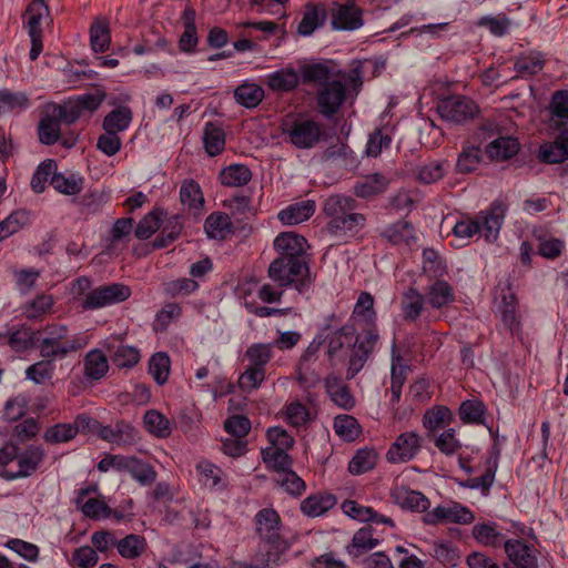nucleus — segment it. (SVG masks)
<instances>
[{
    "label": "nucleus",
    "mask_w": 568,
    "mask_h": 568,
    "mask_svg": "<svg viewBox=\"0 0 568 568\" xmlns=\"http://www.w3.org/2000/svg\"><path fill=\"white\" fill-rule=\"evenodd\" d=\"M280 474L277 484L290 495L301 496L306 490L305 481L290 467Z\"/></svg>",
    "instance_id": "338daca9"
},
{
    "label": "nucleus",
    "mask_w": 568,
    "mask_h": 568,
    "mask_svg": "<svg viewBox=\"0 0 568 568\" xmlns=\"http://www.w3.org/2000/svg\"><path fill=\"white\" fill-rule=\"evenodd\" d=\"M481 161V150L479 146H465L458 155L456 170L458 173L467 174L475 171Z\"/></svg>",
    "instance_id": "e2e57ef3"
},
{
    "label": "nucleus",
    "mask_w": 568,
    "mask_h": 568,
    "mask_svg": "<svg viewBox=\"0 0 568 568\" xmlns=\"http://www.w3.org/2000/svg\"><path fill=\"white\" fill-rule=\"evenodd\" d=\"M390 180L382 173H372L357 181L353 186V193L356 197L371 200L375 196L384 194Z\"/></svg>",
    "instance_id": "aec40b11"
},
{
    "label": "nucleus",
    "mask_w": 568,
    "mask_h": 568,
    "mask_svg": "<svg viewBox=\"0 0 568 568\" xmlns=\"http://www.w3.org/2000/svg\"><path fill=\"white\" fill-rule=\"evenodd\" d=\"M68 111L64 105L48 104L38 124L39 141L44 145H52L61 135V123L67 120Z\"/></svg>",
    "instance_id": "9d476101"
},
{
    "label": "nucleus",
    "mask_w": 568,
    "mask_h": 568,
    "mask_svg": "<svg viewBox=\"0 0 568 568\" xmlns=\"http://www.w3.org/2000/svg\"><path fill=\"white\" fill-rule=\"evenodd\" d=\"M204 231L209 239L225 240L234 232L230 216L224 212H213L204 221Z\"/></svg>",
    "instance_id": "c85d7f7f"
},
{
    "label": "nucleus",
    "mask_w": 568,
    "mask_h": 568,
    "mask_svg": "<svg viewBox=\"0 0 568 568\" xmlns=\"http://www.w3.org/2000/svg\"><path fill=\"white\" fill-rule=\"evenodd\" d=\"M255 532L260 538L265 552L262 554V564L265 567L277 566L281 557L288 549L282 536V519L280 514L271 507L260 509L254 516Z\"/></svg>",
    "instance_id": "f03ea898"
},
{
    "label": "nucleus",
    "mask_w": 568,
    "mask_h": 568,
    "mask_svg": "<svg viewBox=\"0 0 568 568\" xmlns=\"http://www.w3.org/2000/svg\"><path fill=\"white\" fill-rule=\"evenodd\" d=\"M38 333L29 327L22 326L9 333L8 344L16 352H23L32 347L38 341Z\"/></svg>",
    "instance_id": "680f3d73"
},
{
    "label": "nucleus",
    "mask_w": 568,
    "mask_h": 568,
    "mask_svg": "<svg viewBox=\"0 0 568 568\" xmlns=\"http://www.w3.org/2000/svg\"><path fill=\"white\" fill-rule=\"evenodd\" d=\"M273 344L255 343L245 351V358L250 365L265 369L266 364L273 357Z\"/></svg>",
    "instance_id": "052dcab7"
},
{
    "label": "nucleus",
    "mask_w": 568,
    "mask_h": 568,
    "mask_svg": "<svg viewBox=\"0 0 568 568\" xmlns=\"http://www.w3.org/2000/svg\"><path fill=\"white\" fill-rule=\"evenodd\" d=\"M301 82L300 73L293 67L280 69L267 75L266 84L275 92H290Z\"/></svg>",
    "instance_id": "cd10ccee"
},
{
    "label": "nucleus",
    "mask_w": 568,
    "mask_h": 568,
    "mask_svg": "<svg viewBox=\"0 0 568 568\" xmlns=\"http://www.w3.org/2000/svg\"><path fill=\"white\" fill-rule=\"evenodd\" d=\"M422 447V438L415 432H405L390 445L386 457L390 463H407L415 458Z\"/></svg>",
    "instance_id": "f8f14e48"
},
{
    "label": "nucleus",
    "mask_w": 568,
    "mask_h": 568,
    "mask_svg": "<svg viewBox=\"0 0 568 568\" xmlns=\"http://www.w3.org/2000/svg\"><path fill=\"white\" fill-rule=\"evenodd\" d=\"M337 504L335 495L317 493L306 497L301 503V511L307 517H320L331 510Z\"/></svg>",
    "instance_id": "a878e982"
},
{
    "label": "nucleus",
    "mask_w": 568,
    "mask_h": 568,
    "mask_svg": "<svg viewBox=\"0 0 568 568\" xmlns=\"http://www.w3.org/2000/svg\"><path fill=\"white\" fill-rule=\"evenodd\" d=\"M110 361L118 368H132L141 358L140 351L136 347L120 344L114 347L111 344L105 345Z\"/></svg>",
    "instance_id": "473e14b6"
},
{
    "label": "nucleus",
    "mask_w": 568,
    "mask_h": 568,
    "mask_svg": "<svg viewBox=\"0 0 568 568\" xmlns=\"http://www.w3.org/2000/svg\"><path fill=\"white\" fill-rule=\"evenodd\" d=\"M262 459L273 470L281 473L293 465L292 457L282 448L267 447L262 449Z\"/></svg>",
    "instance_id": "6e6d98bb"
},
{
    "label": "nucleus",
    "mask_w": 568,
    "mask_h": 568,
    "mask_svg": "<svg viewBox=\"0 0 568 568\" xmlns=\"http://www.w3.org/2000/svg\"><path fill=\"white\" fill-rule=\"evenodd\" d=\"M363 24V10L354 3L339 4L332 14V28L335 30L352 31Z\"/></svg>",
    "instance_id": "6ab92c4d"
},
{
    "label": "nucleus",
    "mask_w": 568,
    "mask_h": 568,
    "mask_svg": "<svg viewBox=\"0 0 568 568\" xmlns=\"http://www.w3.org/2000/svg\"><path fill=\"white\" fill-rule=\"evenodd\" d=\"M132 291L123 283H110L91 290L82 302L83 310H97L119 304L130 298Z\"/></svg>",
    "instance_id": "6e6552de"
},
{
    "label": "nucleus",
    "mask_w": 568,
    "mask_h": 568,
    "mask_svg": "<svg viewBox=\"0 0 568 568\" xmlns=\"http://www.w3.org/2000/svg\"><path fill=\"white\" fill-rule=\"evenodd\" d=\"M30 223V212L16 210L0 222V242L18 233Z\"/></svg>",
    "instance_id": "a18cd8bd"
},
{
    "label": "nucleus",
    "mask_w": 568,
    "mask_h": 568,
    "mask_svg": "<svg viewBox=\"0 0 568 568\" xmlns=\"http://www.w3.org/2000/svg\"><path fill=\"white\" fill-rule=\"evenodd\" d=\"M381 237L386 240L392 245L406 244L409 245L415 237L414 225L406 221L399 220L387 227L381 233Z\"/></svg>",
    "instance_id": "c756f323"
},
{
    "label": "nucleus",
    "mask_w": 568,
    "mask_h": 568,
    "mask_svg": "<svg viewBox=\"0 0 568 568\" xmlns=\"http://www.w3.org/2000/svg\"><path fill=\"white\" fill-rule=\"evenodd\" d=\"M356 334V328L353 324H345L337 327L329 334H324L327 341V356L332 361L344 347L351 346Z\"/></svg>",
    "instance_id": "bb28decb"
},
{
    "label": "nucleus",
    "mask_w": 568,
    "mask_h": 568,
    "mask_svg": "<svg viewBox=\"0 0 568 568\" xmlns=\"http://www.w3.org/2000/svg\"><path fill=\"white\" fill-rule=\"evenodd\" d=\"M474 519L473 511L458 503H454L448 507L437 506L433 510L427 511L423 517V521L426 525H437L440 523L466 525L473 523Z\"/></svg>",
    "instance_id": "9b49d317"
},
{
    "label": "nucleus",
    "mask_w": 568,
    "mask_h": 568,
    "mask_svg": "<svg viewBox=\"0 0 568 568\" xmlns=\"http://www.w3.org/2000/svg\"><path fill=\"white\" fill-rule=\"evenodd\" d=\"M146 547L145 538L136 534H130L116 542L118 552L126 559L140 557L145 551Z\"/></svg>",
    "instance_id": "8fccbe9b"
},
{
    "label": "nucleus",
    "mask_w": 568,
    "mask_h": 568,
    "mask_svg": "<svg viewBox=\"0 0 568 568\" xmlns=\"http://www.w3.org/2000/svg\"><path fill=\"white\" fill-rule=\"evenodd\" d=\"M495 523L476 524L473 527V537L484 546L498 547L504 540V535L496 529Z\"/></svg>",
    "instance_id": "5fc2aeb1"
},
{
    "label": "nucleus",
    "mask_w": 568,
    "mask_h": 568,
    "mask_svg": "<svg viewBox=\"0 0 568 568\" xmlns=\"http://www.w3.org/2000/svg\"><path fill=\"white\" fill-rule=\"evenodd\" d=\"M504 548L509 560L505 568H538L537 550L523 540L508 539Z\"/></svg>",
    "instance_id": "ddd939ff"
},
{
    "label": "nucleus",
    "mask_w": 568,
    "mask_h": 568,
    "mask_svg": "<svg viewBox=\"0 0 568 568\" xmlns=\"http://www.w3.org/2000/svg\"><path fill=\"white\" fill-rule=\"evenodd\" d=\"M379 544V540L373 538L372 527H363L358 529L349 545L346 546V551L354 558H358L365 552L374 549Z\"/></svg>",
    "instance_id": "72a5a7b5"
},
{
    "label": "nucleus",
    "mask_w": 568,
    "mask_h": 568,
    "mask_svg": "<svg viewBox=\"0 0 568 568\" xmlns=\"http://www.w3.org/2000/svg\"><path fill=\"white\" fill-rule=\"evenodd\" d=\"M109 363L106 356L100 349L91 351L84 358V373L93 379L99 381L108 373Z\"/></svg>",
    "instance_id": "de8ad7c7"
},
{
    "label": "nucleus",
    "mask_w": 568,
    "mask_h": 568,
    "mask_svg": "<svg viewBox=\"0 0 568 568\" xmlns=\"http://www.w3.org/2000/svg\"><path fill=\"white\" fill-rule=\"evenodd\" d=\"M425 297L415 287H409L402 297L404 318L415 322L422 314Z\"/></svg>",
    "instance_id": "49530a36"
},
{
    "label": "nucleus",
    "mask_w": 568,
    "mask_h": 568,
    "mask_svg": "<svg viewBox=\"0 0 568 568\" xmlns=\"http://www.w3.org/2000/svg\"><path fill=\"white\" fill-rule=\"evenodd\" d=\"M377 454L374 449H358L348 463V471L353 475H362L376 465Z\"/></svg>",
    "instance_id": "13d9d810"
},
{
    "label": "nucleus",
    "mask_w": 568,
    "mask_h": 568,
    "mask_svg": "<svg viewBox=\"0 0 568 568\" xmlns=\"http://www.w3.org/2000/svg\"><path fill=\"white\" fill-rule=\"evenodd\" d=\"M195 19H196L195 9L191 6H186L181 16L184 31L179 39V49L182 52H185V53L195 52L196 45L199 43Z\"/></svg>",
    "instance_id": "5701e85b"
},
{
    "label": "nucleus",
    "mask_w": 568,
    "mask_h": 568,
    "mask_svg": "<svg viewBox=\"0 0 568 568\" xmlns=\"http://www.w3.org/2000/svg\"><path fill=\"white\" fill-rule=\"evenodd\" d=\"M283 134L296 149L308 150L327 139L324 125L312 118L298 115L285 120L282 124Z\"/></svg>",
    "instance_id": "39448f33"
},
{
    "label": "nucleus",
    "mask_w": 568,
    "mask_h": 568,
    "mask_svg": "<svg viewBox=\"0 0 568 568\" xmlns=\"http://www.w3.org/2000/svg\"><path fill=\"white\" fill-rule=\"evenodd\" d=\"M264 97V89L256 83L243 82L234 90L235 101L246 109L256 108Z\"/></svg>",
    "instance_id": "c9c22d12"
},
{
    "label": "nucleus",
    "mask_w": 568,
    "mask_h": 568,
    "mask_svg": "<svg viewBox=\"0 0 568 568\" xmlns=\"http://www.w3.org/2000/svg\"><path fill=\"white\" fill-rule=\"evenodd\" d=\"M333 427L335 433L346 442H354L362 433L357 419L346 414L336 416Z\"/></svg>",
    "instance_id": "864d4df0"
},
{
    "label": "nucleus",
    "mask_w": 568,
    "mask_h": 568,
    "mask_svg": "<svg viewBox=\"0 0 568 568\" xmlns=\"http://www.w3.org/2000/svg\"><path fill=\"white\" fill-rule=\"evenodd\" d=\"M306 239L294 232H283L274 240V248L278 253L277 257L288 260L306 261Z\"/></svg>",
    "instance_id": "4468645a"
},
{
    "label": "nucleus",
    "mask_w": 568,
    "mask_h": 568,
    "mask_svg": "<svg viewBox=\"0 0 568 568\" xmlns=\"http://www.w3.org/2000/svg\"><path fill=\"white\" fill-rule=\"evenodd\" d=\"M315 213V202L306 200L288 205L278 213L283 224L295 225L308 220Z\"/></svg>",
    "instance_id": "7c9ffc66"
},
{
    "label": "nucleus",
    "mask_w": 568,
    "mask_h": 568,
    "mask_svg": "<svg viewBox=\"0 0 568 568\" xmlns=\"http://www.w3.org/2000/svg\"><path fill=\"white\" fill-rule=\"evenodd\" d=\"M97 490V485L90 486L85 489H81L75 499V503L80 507L84 517L99 521L105 519L106 510H109V505L104 501L103 498L98 497H90L87 500H83V497L85 495H88L90 491L95 493Z\"/></svg>",
    "instance_id": "4be33fe9"
},
{
    "label": "nucleus",
    "mask_w": 568,
    "mask_h": 568,
    "mask_svg": "<svg viewBox=\"0 0 568 568\" xmlns=\"http://www.w3.org/2000/svg\"><path fill=\"white\" fill-rule=\"evenodd\" d=\"M325 392L331 400L338 407L351 410L355 406V398L349 386L341 376L329 374L324 378Z\"/></svg>",
    "instance_id": "dca6fc26"
},
{
    "label": "nucleus",
    "mask_w": 568,
    "mask_h": 568,
    "mask_svg": "<svg viewBox=\"0 0 568 568\" xmlns=\"http://www.w3.org/2000/svg\"><path fill=\"white\" fill-rule=\"evenodd\" d=\"M204 149L210 156L221 154L225 149V132L214 122H207L203 132Z\"/></svg>",
    "instance_id": "4c0bfd02"
},
{
    "label": "nucleus",
    "mask_w": 568,
    "mask_h": 568,
    "mask_svg": "<svg viewBox=\"0 0 568 568\" xmlns=\"http://www.w3.org/2000/svg\"><path fill=\"white\" fill-rule=\"evenodd\" d=\"M144 425L148 432L160 438L171 435L170 420L155 409H150L144 414Z\"/></svg>",
    "instance_id": "4d7b16f0"
},
{
    "label": "nucleus",
    "mask_w": 568,
    "mask_h": 568,
    "mask_svg": "<svg viewBox=\"0 0 568 568\" xmlns=\"http://www.w3.org/2000/svg\"><path fill=\"white\" fill-rule=\"evenodd\" d=\"M180 200L194 215H201L203 213L205 199L200 184L195 180L186 179L182 182Z\"/></svg>",
    "instance_id": "393cba45"
},
{
    "label": "nucleus",
    "mask_w": 568,
    "mask_h": 568,
    "mask_svg": "<svg viewBox=\"0 0 568 568\" xmlns=\"http://www.w3.org/2000/svg\"><path fill=\"white\" fill-rule=\"evenodd\" d=\"M436 110L443 120L454 124H465L480 113L479 105L471 98L462 94L439 99Z\"/></svg>",
    "instance_id": "423d86ee"
},
{
    "label": "nucleus",
    "mask_w": 568,
    "mask_h": 568,
    "mask_svg": "<svg viewBox=\"0 0 568 568\" xmlns=\"http://www.w3.org/2000/svg\"><path fill=\"white\" fill-rule=\"evenodd\" d=\"M133 112L129 106L122 105L109 112L102 122V128L109 133H119L126 130L132 122Z\"/></svg>",
    "instance_id": "e433bc0d"
},
{
    "label": "nucleus",
    "mask_w": 568,
    "mask_h": 568,
    "mask_svg": "<svg viewBox=\"0 0 568 568\" xmlns=\"http://www.w3.org/2000/svg\"><path fill=\"white\" fill-rule=\"evenodd\" d=\"M182 229L183 225L180 215H173L168 219L160 235H158L152 242L153 248L168 247L180 236Z\"/></svg>",
    "instance_id": "09e8293b"
},
{
    "label": "nucleus",
    "mask_w": 568,
    "mask_h": 568,
    "mask_svg": "<svg viewBox=\"0 0 568 568\" xmlns=\"http://www.w3.org/2000/svg\"><path fill=\"white\" fill-rule=\"evenodd\" d=\"M43 456L44 453L42 448L37 446H30L20 456L17 457L19 469L17 471L2 469L0 471V477H2L6 480H13L20 477H28L38 469L39 465L43 459Z\"/></svg>",
    "instance_id": "2eb2a0df"
},
{
    "label": "nucleus",
    "mask_w": 568,
    "mask_h": 568,
    "mask_svg": "<svg viewBox=\"0 0 568 568\" xmlns=\"http://www.w3.org/2000/svg\"><path fill=\"white\" fill-rule=\"evenodd\" d=\"M341 323V317L336 314H331L326 317L325 324L322 328V332L317 334L313 341L310 343L305 352L300 357L298 364L302 368H305L308 363L316 357L321 346L326 342V337L324 336V332L329 331L333 326Z\"/></svg>",
    "instance_id": "58836bf2"
},
{
    "label": "nucleus",
    "mask_w": 568,
    "mask_h": 568,
    "mask_svg": "<svg viewBox=\"0 0 568 568\" xmlns=\"http://www.w3.org/2000/svg\"><path fill=\"white\" fill-rule=\"evenodd\" d=\"M359 203L351 195L335 193L322 203V215L326 220V232L345 243L362 239L367 225V216L357 212Z\"/></svg>",
    "instance_id": "f257e3e1"
},
{
    "label": "nucleus",
    "mask_w": 568,
    "mask_h": 568,
    "mask_svg": "<svg viewBox=\"0 0 568 568\" xmlns=\"http://www.w3.org/2000/svg\"><path fill=\"white\" fill-rule=\"evenodd\" d=\"M455 300L454 288L448 282L436 278V282L428 286L426 301L433 308H443Z\"/></svg>",
    "instance_id": "2f4dec72"
},
{
    "label": "nucleus",
    "mask_w": 568,
    "mask_h": 568,
    "mask_svg": "<svg viewBox=\"0 0 568 568\" xmlns=\"http://www.w3.org/2000/svg\"><path fill=\"white\" fill-rule=\"evenodd\" d=\"M423 271L433 278H440L447 273V266L436 250L424 248Z\"/></svg>",
    "instance_id": "bf43d9fd"
},
{
    "label": "nucleus",
    "mask_w": 568,
    "mask_h": 568,
    "mask_svg": "<svg viewBox=\"0 0 568 568\" xmlns=\"http://www.w3.org/2000/svg\"><path fill=\"white\" fill-rule=\"evenodd\" d=\"M507 206L503 201H494L486 211L479 212L474 219L465 216L457 221L453 234L459 239H470L483 232L487 242H495L504 223Z\"/></svg>",
    "instance_id": "7ed1b4c3"
},
{
    "label": "nucleus",
    "mask_w": 568,
    "mask_h": 568,
    "mask_svg": "<svg viewBox=\"0 0 568 568\" xmlns=\"http://www.w3.org/2000/svg\"><path fill=\"white\" fill-rule=\"evenodd\" d=\"M298 73L303 83H318L320 87L331 81L333 75L332 68L324 62L303 64Z\"/></svg>",
    "instance_id": "ea45409f"
},
{
    "label": "nucleus",
    "mask_w": 568,
    "mask_h": 568,
    "mask_svg": "<svg viewBox=\"0 0 568 568\" xmlns=\"http://www.w3.org/2000/svg\"><path fill=\"white\" fill-rule=\"evenodd\" d=\"M326 19L327 9L324 3L307 2L304 6L302 20L297 26V33L302 37H310L315 30L325 24Z\"/></svg>",
    "instance_id": "f3484780"
},
{
    "label": "nucleus",
    "mask_w": 568,
    "mask_h": 568,
    "mask_svg": "<svg viewBox=\"0 0 568 568\" xmlns=\"http://www.w3.org/2000/svg\"><path fill=\"white\" fill-rule=\"evenodd\" d=\"M454 420L452 410L444 405H437L427 409L423 415V425L429 432H435L439 428L449 425Z\"/></svg>",
    "instance_id": "79ce46f5"
},
{
    "label": "nucleus",
    "mask_w": 568,
    "mask_h": 568,
    "mask_svg": "<svg viewBox=\"0 0 568 568\" xmlns=\"http://www.w3.org/2000/svg\"><path fill=\"white\" fill-rule=\"evenodd\" d=\"M49 14L44 0H33L26 10V28L31 41L30 59L37 60L43 50L41 20Z\"/></svg>",
    "instance_id": "1a4fd4ad"
},
{
    "label": "nucleus",
    "mask_w": 568,
    "mask_h": 568,
    "mask_svg": "<svg viewBox=\"0 0 568 568\" xmlns=\"http://www.w3.org/2000/svg\"><path fill=\"white\" fill-rule=\"evenodd\" d=\"M90 43L95 53L105 52L111 43L109 22L97 19L90 27Z\"/></svg>",
    "instance_id": "c03bdc74"
},
{
    "label": "nucleus",
    "mask_w": 568,
    "mask_h": 568,
    "mask_svg": "<svg viewBox=\"0 0 568 568\" xmlns=\"http://www.w3.org/2000/svg\"><path fill=\"white\" fill-rule=\"evenodd\" d=\"M520 149L518 140L514 136H496L486 145V154L493 161H506L515 156Z\"/></svg>",
    "instance_id": "b1692460"
},
{
    "label": "nucleus",
    "mask_w": 568,
    "mask_h": 568,
    "mask_svg": "<svg viewBox=\"0 0 568 568\" xmlns=\"http://www.w3.org/2000/svg\"><path fill=\"white\" fill-rule=\"evenodd\" d=\"M128 473L143 486L153 484L158 475L153 466L135 456L132 458Z\"/></svg>",
    "instance_id": "69168bd1"
},
{
    "label": "nucleus",
    "mask_w": 568,
    "mask_h": 568,
    "mask_svg": "<svg viewBox=\"0 0 568 568\" xmlns=\"http://www.w3.org/2000/svg\"><path fill=\"white\" fill-rule=\"evenodd\" d=\"M171 359L165 352H156L149 359V373L160 385H164L170 375Z\"/></svg>",
    "instance_id": "603ef678"
},
{
    "label": "nucleus",
    "mask_w": 568,
    "mask_h": 568,
    "mask_svg": "<svg viewBox=\"0 0 568 568\" xmlns=\"http://www.w3.org/2000/svg\"><path fill=\"white\" fill-rule=\"evenodd\" d=\"M508 293L503 294V301L500 305L501 320L505 326L514 333L519 327V321L517 318V297L511 292L510 286H507Z\"/></svg>",
    "instance_id": "3c124183"
},
{
    "label": "nucleus",
    "mask_w": 568,
    "mask_h": 568,
    "mask_svg": "<svg viewBox=\"0 0 568 568\" xmlns=\"http://www.w3.org/2000/svg\"><path fill=\"white\" fill-rule=\"evenodd\" d=\"M545 67V59L540 53L520 55L516 59L514 69L520 75H535Z\"/></svg>",
    "instance_id": "0e129e2a"
},
{
    "label": "nucleus",
    "mask_w": 568,
    "mask_h": 568,
    "mask_svg": "<svg viewBox=\"0 0 568 568\" xmlns=\"http://www.w3.org/2000/svg\"><path fill=\"white\" fill-rule=\"evenodd\" d=\"M392 136L383 128L375 129L368 136L365 153L367 156L377 158L383 150L390 146Z\"/></svg>",
    "instance_id": "774afa93"
},
{
    "label": "nucleus",
    "mask_w": 568,
    "mask_h": 568,
    "mask_svg": "<svg viewBox=\"0 0 568 568\" xmlns=\"http://www.w3.org/2000/svg\"><path fill=\"white\" fill-rule=\"evenodd\" d=\"M58 170V164L53 159L42 161L32 174L30 186L36 194H41L45 191L48 183Z\"/></svg>",
    "instance_id": "37998d69"
},
{
    "label": "nucleus",
    "mask_w": 568,
    "mask_h": 568,
    "mask_svg": "<svg viewBox=\"0 0 568 568\" xmlns=\"http://www.w3.org/2000/svg\"><path fill=\"white\" fill-rule=\"evenodd\" d=\"M267 276L278 287L293 286L300 294L305 293L312 284L307 261L276 257L268 265Z\"/></svg>",
    "instance_id": "20e7f679"
},
{
    "label": "nucleus",
    "mask_w": 568,
    "mask_h": 568,
    "mask_svg": "<svg viewBox=\"0 0 568 568\" xmlns=\"http://www.w3.org/2000/svg\"><path fill=\"white\" fill-rule=\"evenodd\" d=\"M347 88L341 80L333 79L318 87L315 102L318 113L326 120H333L347 99Z\"/></svg>",
    "instance_id": "0eeeda50"
},
{
    "label": "nucleus",
    "mask_w": 568,
    "mask_h": 568,
    "mask_svg": "<svg viewBox=\"0 0 568 568\" xmlns=\"http://www.w3.org/2000/svg\"><path fill=\"white\" fill-rule=\"evenodd\" d=\"M219 180L224 186H244L252 180V171L245 164H231L220 172Z\"/></svg>",
    "instance_id": "f704fd0d"
},
{
    "label": "nucleus",
    "mask_w": 568,
    "mask_h": 568,
    "mask_svg": "<svg viewBox=\"0 0 568 568\" xmlns=\"http://www.w3.org/2000/svg\"><path fill=\"white\" fill-rule=\"evenodd\" d=\"M486 410V405L480 399H466L459 405L458 416L464 424L483 425Z\"/></svg>",
    "instance_id": "a19ab883"
},
{
    "label": "nucleus",
    "mask_w": 568,
    "mask_h": 568,
    "mask_svg": "<svg viewBox=\"0 0 568 568\" xmlns=\"http://www.w3.org/2000/svg\"><path fill=\"white\" fill-rule=\"evenodd\" d=\"M390 497L402 509L425 513L430 506L429 499L420 491L400 486L392 490Z\"/></svg>",
    "instance_id": "a211bd4d"
},
{
    "label": "nucleus",
    "mask_w": 568,
    "mask_h": 568,
    "mask_svg": "<svg viewBox=\"0 0 568 568\" xmlns=\"http://www.w3.org/2000/svg\"><path fill=\"white\" fill-rule=\"evenodd\" d=\"M106 98L103 88L97 87L94 91L73 97V123L83 115L91 116Z\"/></svg>",
    "instance_id": "412c9836"
}]
</instances>
